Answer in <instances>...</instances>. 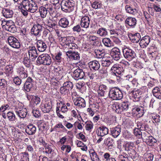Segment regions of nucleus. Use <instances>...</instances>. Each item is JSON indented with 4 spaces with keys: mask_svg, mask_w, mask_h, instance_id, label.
I'll list each match as a JSON object with an SVG mask.
<instances>
[{
    "mask_svg": "<svg viewBox=\"0 0 161 161\" xmlns=\"http://www.w3.org/2000/svg\"><path fill=\"white\" fill-rule=\"evenodd\" d=\"M101 6V3L97 1L94 2L91 4L92 8L95 9L100 8Z\"/></svg>",
    "mask_w": 161,
    "mask_h": 161,
    "instance_id": "obj_58",
    "label": "nucleus"
},
{
    "mask_svg": "<svg viewBox=\"0 0 161 161\" xmlns=\"http://www.w3.org/2000/svg\"><path fill=\"white\" fill-rule=\"evenodd\" d=\"M119 161H128V155L127 154H125V155H119Z\"/></svg>",
    "mask_w": 161,
    "mask_h": 161,
    "instance_id": "obj_63",
    "label": "nucleus"
},
{
    "mask_svg": "<svg viewBox=\"0 0 161 161\" xmlns=\"http://www.w3.org/2000/svg\"><path fill=\"white\" fill-rule=\"evenodd\" d=\"M112 108L117 113L120 114L122 112L125 111L122 103H115L112 105Z\"/></svg>",
    "mask_w": 161,
    "mask_h": 161,
    "instance_id": "obj_16",
    "label": "nucleus"
},
{
    "mask_svg": "<svg viewBox=\"0 0 161 161\" xmlns=\"http://www.w3.org/2000/svg\"><path fill=\"white\" fill-rule=\"evenodd\" d=\"M129 94L130 96H132V97H133L134 101H138L141 97V92L140 90L135 89L134 90L130 91L129 92Z\"/></svg>",
    "mask_w": 161,
    "mask_h": 161,
    "instance_id": "obj_13",
    "label": "nucleus"
},
{
    "mask_svg": "<svg viewBox=\"0 0 161 161\" xmlns=\"http://www.w3.org/2000/svg\"><path fill=\"white\" fill-rule=\"evenodd\" d=\"M104 144L106 145L114 144V140L111 137H108L104 140Z\"/></svg>",
    "mask_w": 161,
    "mask_h": 161,
    "instance_id": "obj_57",
    "label": "nucleus"
},
{
    "mask_svg": "<svg viewBox=\"0 0 161 161\" xmlns=\"http://www.w3.org/2000/svg\"><path fill=\"white\" fill-rule=\"evenodd\" d=\"M18 73L19 74L21 78L22 79L25 78L27 76V75L26 73V71L23 67L19 68Z\"/></svg>",
    "mask_w": 161,
    "mask_h": 161,
    "instance_id": "obj_46",
    "label": "nucleus"
},
{
    "mask_svg": "<svg viewBox=\"0 0 161 161\" xmlns=\"http://www.w3.org/2000/svg\"><path fill=\"white\" fill-rule=\"evenodd\" d=\"M16 114L20 118H24L26 116L27 114L26 110L25 108L22 109L19 111H16Z\"/></svg>",
    "mask_w": 161,
    "mask_h": 161,
    "instance_id": "obj_41",
    "label": "nucleus"
},
{
    "mask_svg": "<svg viewBox=\"0 0 161 161\" xmlns=\"http://www.w3.org/2000/svg\"><path fill=\"white\" fill-rule=\"evenodd\" d=\"M2 13L3 16L6 18H11L13 15V11L9 8H3Z\"/></svg>",
    "mask_w": 161,
    "mask_h": 161,
    "instance_id": "obj_29",
    "label": "nucleus"
},
{
    "mask_svg": "<svg viewBox=\"0 0 161 161\" xmlns=\"http://www.w3.org/2000/svg\"><path fill=\"white\" fill-rule=\"evenodd\" d=\"M93 124L92 122H87L86 123L85 128L86 130L91 131L93 128Z\"/></svg>",
    "mask_w": 161,
    "mask_h": 161,
    "instance_id": "obj_59",
    "label": "nucleus"
},
{
    "mask_svg": "<svg viewBox=\"0 0 161 161\" xmlns=\"http://www.w3.org/2000/svg\"><path fill=\"white\" fill-rule=\"evenodd\" d=\"M63 72V69L62 68L59 66L54 67V72L55 75L58 76L62 75Z\"/></svg>",
    "mask_w": 161,
    "mask_h": 161,
    "instance_id": "obj_42",
    "label": "nucleus"
},
{
    "mask_svg": "<svg viewBox=\"0 0 161 161\" xmlns=\"http://www.w3.org/2000/svg\"><path fill=\"white\" fill-rule=\"evenodd\" d=\"M125 9L126 12L131 14H132L134 15H136L137 13V10L135 8H133L130 6L127 5L125 6Z\"/></svg>",
    "mask_w": 161,
    "mask_h": 161,
    "instance_id": "obj_38",
    "label": "nucleus"
},
{
    "mask_svg": "<svg viewBox=\"0 0 161 161\" xmlns=\"http://www.w3.org/2000/svg\"><path fill=\"white\" fill-rule=\"evenodd\" d=\"M141 130L139 129L135 128L133 130V133L134 135L139 138H140L141 135L142 134V132L141 131Z\"/></svg>",
    "mask_w": 161,
    "mask_h": 161,
    "instance_id": "obj_61",
    "label": "nucleus"
},
{
    "mask_svg": "<svg viewBox=\"0 0 161 161\" xmlns=\"http://www.w3.org/2000/svg\"><path fill=\"white\" fill-rule=\"evenodd\" d=\"M97 34L100 36L104 37L107 35L108 32L106 28L102 27L97 31Z\"/></svg>",
    "mask_w": 161,
    "mask_h": 161,
    "instance_id": "obj_40",
    "label": "nucleus"
},
{
    "mask_svg": "<svg viewBox=\"0 0 161 161\" xmlns=\"http://www.w3.org/2000/svg\"><path fill=\"white\" fill-rule=\"evenodd\" d=\"M110 156V154L108 153H106L103 155V158L105 159V161H117L115 158Z\"/></svg>",
    "mask_w": 161,
    "mask_h": 161,
    "instance_id": "obj_49",
    "label": "nucleus"
},
{
    "mask_svg": "<svg viewBox=\"0 0 161 161\" xmlns=\"http://www.w3.org/2000/svg\"><path fill=\"white\" fill-rule=\"evenodd\" d=\"M53 6L54 5L53 4H47L45 5L47 12H48L51 15H53V13H54L55 8Z\"/></svg>",
    "mask_w": 161,
    "mask_h": 161,
    "instance_id": "obj_47",
    "label": "nucleus"
},
{
    "mask_svg": "<svg viewBox=\"0 0 161 161\" xmlns=\"http://www.w3.org/2000/svg\"><path fill=\"white\" fill-rule=\"evenodd\" d=\"M19 4V7L31 13L35 12L38 9L36 4L33 0H23Z\"/></svg>",
    "mask_w": 161,
    "mask_h": 161,
    "instance_id": "obj_1",
    "label": "nucleus"
},
{
    "mask_svg": "<svg viewBox=\"0 0 161 161\" xmlns=\"http://www.w3.org/2000/svg\"><path fill=\"white\" fill-rule=\"evenodd\" d=\"M38 50L41 52H44L46 49L47 46L45 42L41 40H38L36 42Z\"/></svg>",
    "mask_w": 161,
    "mask_h": 161,
    "instance_id": "obj_28",
    "label": "nucleus"
},
{
    "mask_svg": "<svg viewBox=\"0 0 161 161\" xmlns=\"http://www.w3.org/2000/svg\"><path fill=\"white\" fill-rule=\"evenodd\" d=\"M52 108V104L51 102L46 103L42 108V111L45 113H48Z\"/></svg>",
    "mask_w": 161,
    "mask_h": 161,
    "instance_id": "obj_39",
    "label": "nucleus"
},
{
    "mask_svg": "<svg viewBox=\"0 0 161 161\" xmlns=\"http://www.w3.org/2000/svg\"><path fill=\"white\" fill-rule=\"evenodd\" d=\"M69 24L68 20L65 17L61 18L58 22L59 26L62 27L67 28Z\"/></svg>",
    "mask_w": 161,
    "mask_h": 161,
    "instance_id": "obj_30",
    "label": "nucleus"
},
{
    "mask_svg": "<svg viewBox=\"0 0 161 161\" xmlns=\"http://www.w3.org/2000/svg\"><path fill=\"white\" fill-rule=\"evenodd\" d=\"M62 53H58L55 57V60L56 61L60 62L62 61V58L61 56Z\"/></svg>",
    "mask_w": 161,
    "mask_h": 161,
    "instance_id": "obj_64",
    "label": "nucleus"
},
{
    "mask_svg": "<svg viewBox=\"0 0 161 161\" xmlns=\"http://www.w3.org/2000/svg\"><path fill=\"white\" fill-rule=\"evenodd\" d=\"M137 125L138 128V129H139L141 130L145 131L147 130L146 125L145 124H144L142 122H138Z\"/></svg>",
    "mask_w": 161,
    "mask_h": 161,
    "instance_id": "obj_56",
    "label": "nucleus"
},
{
    "mask_svg": "<svg viewBox=\"0 0 161 161\" xmlns=\"http://www.w3.org/2000/svg\"><path fill=\"white\" fill-rule=\"evenodd\" d=\"M9 45L13 48L18 49L20 47V44L19 41L13 36H9L8 39Z\"/></svg>",
    "mask_w": 161,
    "mask_h": 161,
    "instance_id": "obj_8",
    "label": "nucleus"
},
{
    "mask_svg": "<svg viewBox=\"0 0 161 161\" xmlns=\"http://www.w3.org/2000/svg\"><path fill=\"white\" fill-rule=\"evenodd\" d=\"M129 38L133 42L137 43L140 40L141 36L140 33H136L134 34L130 35Z\"/></svg>",
    "mask_w": 161,
    "mask_h": 161,
    "instance_id": "obj_27",
    "label": "nucleus"
},
{
    "mask_svg": "<svg viewBox=\"0 0 161 161\" xmlns=\"http://www.w3.org/2000/svg\"><path fill=\"white\" fill-rule=\"evenodd\" d=\"M89 39L91 44L93 46H99L101 44L100 39L95 36H90Z\"/></svg>",
    "mask_w": 161,
    "mask_h": 161,
    "instance_id": "obj_18",
    "label": "nucleus"
},
{
    "mask_svg": "<svg viewBox=\"0 0 161 161\" xmlns=\"http://www.w3.org/2000/svg\"><path fill=\"white\" fill-rule=\"evenodd\" d=\"M134 147V144L133 142H127L125 145V150L126 151L132 149Z\"/></svg>",
    "mask_w": 161,
    "mask_h": 161,
    "instance_id": "obj_54",
    "label": "nucleus"
},
{
    "mask_svg": "<svg viewBox=\"0 0 161 161\" xmlns=\"http://www.w3.org/2000/svg\"><path fill=\"white\" fill-rule=\"evenodd\" d=\"M102 42L104 45L107 47H110L113 46L112 41L108 38H104L102 40Z\"/></svg>",
    "mask_w": 161,
    "mask_h": 161,
    "instance_id": "obj_43",
    "label": "nucleus"
},
{
    "mask_svg": "<svg viewBox=\"0 0 161 161\" xmlns=\"http://www.w3.org/2000/svg\"><path fill=\"white\" fill-rule=\"evenodd\" d=\"M90 20L89 18L87 16L82 17L81 19L80 25L81 27L87 28L89 27Z\"/></svg>",
    "mask_w": 161,
    "mask_h": 161,
    "instance_id": "obj_19",
    "label": "nucleus"
},
{
    "mask_svg": "<svg viewBox=\"0 0 161 161\" xmlns=\"http://www.w3.org/2000/svg\"><path fill=\"white\" fill-rule=\"evenodd\" d=\"M43 29L44 28L42 26V24L36 23L32 28L31 33L35 36H39L41 35V32L43 30Z\"/></svg>",
    "mask_w": 161,
    "mask_h": 161,
    "instance_id": "obj_6",
    "label": "nucleus"
},
{
    "mask_svg": "<svg viewBox=\"0 0 161 161\" xmlns=\"http://www.w3.org/2000/svg\"><path fill=\"white\" fill-rule=\"evenodd\" d=\"M60 93L62 94L68 95L70 94V92L65 88L63 85L62 86L60 87Z\"/></svg>",
    "mask_w": 161,
    "mask_h": 161,
    "instance_id": "obj_55",
    "label": "nucleus"
},
{
    "mask_svg": "<svg viewBox=\"0 0 161 161\" xmlns=\"http://www.w3.org/2000/svg\"><path fill=\"white\" fill-rule=\"evenodd\" d=\"M125 22L130 26H134L136 24V20L135 18L129 17L126 18Z\"/></svg>",
    "mask_w": 161,
    "mask_h": 161,
    "instance_id": "obj_33",
    "label": "nucleus"
},
{
    "mask_svg": "<svg viewBox=\"0 0 161 161\" xmlns=\"http://www.w3.org/2000/svg\"><path fill=\"white\" fill-rule=\"evenodd\" d=\"M26 132L29 135H32L35 133L36 131V126L33 124L28 125L25 129Z\"/></svg>",
    "mask_w": 161,
    "mask_h": 161,
    "instance_id": "obj_23",
    "label": "nucleus"
},
{
    "mask_svg": "<svg viewBox=\"0 0 161 161\" xmlns=\"http://www.w3.org/2000/svg\"><path fill=\"white\" fill-rule=\"evenodd\" d=\"M101 62V65L103 67H108L112 63L111 60L105 58H103Z\"/></svg>",
    "mask_w": 161,
    "mask_h": 161,
    "instance_id": "obj_45",
    "label": "nucleus"
},
{
    "mask_svg": "<svg viewBox=\"0 0 161 161\" xmlns=\"http://www.w3.org/2000/svg\"><path fill=\"white\" fill-rule=\"evenodd\" d=\"M43 152L46 154V156L51 158H52L54 154V151L49 146L45 147V151Z\"/></svg>",
    "mask_w": 161,
    "mask_h": 161,
    "instance_id": "obj_35",
    "label": "nucleus"
},
{
    "mask_svg": "<svg viewBox=\"0 0 161 161\" xmlns=\"http://www.w3.org/2000/svg\"><path fill=\"white\" fill-rule=\"evenodd\" d=\"M34 81L30 77H29L24 85V89L27 92H30L33 87Z\"/></svg>",
    "mask_w": 161,
    "mask_h": 161,
    "instance_id": "obj_14",
    "label": "nucleus"
},
{
    "mask_svg": "<svg viewBox=\"0 0 161 161\" xmlns=\"http://www.w3.org/2000/svg\"><path fill=\"white\" fill-rule=\"evenodd\" d=\"M75 105L80 108H84L86 106V102L84 99L81 97L77 98L74 100Z\"/></svg>",
    "mask_w": 161,
    "mask_h": 161,
    "instance_id": "obj_20",
    "label": "nucleus"
},
{
    "mask_svg": "<svg viewBox=\"0 0 161 161\" xmlns=\"http://www.w3.org/2000/svg\"><path fill=\"white\" fill-rule=\"evenodd\" d=\"M7 117L8 120L10 121H14L16 119L15 115L14 113L10 111L8 112L7 114Z\"/></svg>",
    "mask_w": 161,
    "mask_h": 161,
    "instance_id": "obj_48",
    "label": "nucleus"
},
{
    "mask_svg": "<svg viewBox=\"0 0 161 161\" xmlns=\"http://www.w3.org/2000/svg\"><path fill=\"white\" fill-rule=\"evenodd\" d=\"M133 113L138 115L139 117L142 116L144 113V108L142 107H136L133 108L132 110Z\"/></svg>",
    "mask_w": 161,
    "mask_h": 161,
    "instance_id": "obj_25",
    "label": "nucleus"
},
{
    "mask_svg": "<svg viewBox=\"0 0 161 161\" xmlns=\"http://www.w3.org/2000/svg\"><path fill=\"white\" fill-rule=\"evenodd\" d=\"M112 136L114 138L117 137L120 134L121 132V128L119 126H117L112 128L110 129Z\"/></svg>",
    "mask_w": 161,
    "mask_h": 161,
    "instance_id": "obj_24",
    "label": "nucleus"
},
{
    "mask_svg": "<svg viewBox=\"0 0 161 161\" xmlns=\"http://www.w3.org/2000/svg\"><path fill=\"white\" fill-rule=\"evenodd\" d=\"M23 63L27 67H29L31 64L30 63V61L28 57H27V55L26 54L24 55Z\"/></svg>",
    "mask_w": 161,
    "mask_h": 161,
    "instance_id": "obj_52",
    "label": "nucleus"
},
{
    "mask_svg": "<svg viewBox=\"0 0 161 161\" xmlns=\"http://www.w3.org/2000/svg\"><path fill=\"white\" fill-rule=\"evenodd\" d=\"M28 55L29 58L34 60L37 57L38 54L36 47L34 46H30L28 47Z\"/></svg>",
    "mask_w": 161,
    "mask_h": 161,
    "instance_id": "obj_10",
    "label": "nucleus"
},
{
    "mask_svg": "<svg viewBox=\"0 0 161 161\" xmlns=\"http://www.w3.org/2000/svg\"><path fill=\"white\" fill-rule=\"evenodd\" d=\"M63 85L69 92L71 90L73 86V85L72 82L69 81H66L64 82L63 84Z\"/></svg>",
    "mask_w": 161,
    "mask_h": 161,
    "instance_id": "obj_51",
    "label": "nucleus"
},
{
    "mask_svg": "<svg viewBox=\"0 0 161 161\" xmlns=\"http://www.w3.org/2000/svg\"><path fill=\"white\" fill-rule=\"evenodd\" d=\"M27 98L29 100H33L36 105L40 104L41 102L40 98L38 96L29 94L27 95Z\"/></svg>",
    "mask_w": 161,
    "mask_h": 161,
    "instance_id": "obj_31",
    "label": "nucleus"
},
{
    "mask_svg": "<svg viewBox=\"0 0 161 161\" xmlns=\"http://www.w3.org/2000/svg\"><path fill=\"white\" fill-rule=\"evenodd\" d=\"M72 76L76 80H79L83 78L85 79L84 72L82 69L78 68L74 71Z\"/></svg>",
    "mask_w": 161,
    "mask_h": 161,
    "instance_id": "obj_9",
    "label": "nucleus"
},
{
    "mask_svg": "<svg viewBox=\"0 0 161 161\" xmlns=\"http://www.w3.org/2000/svg\"><path fill=\"white\" fill-rule=\"evenodd\" d=\"M61 8L65 12H70L74 9V3L69 0H63L61 2Z\"/></svg>",
    "mask_w": 161,
    "mask_h": 161,
    "instance_id": "obj_2",
    "label": "nucleus"
},
{
    "mask_svg": "<svg viewBox=\"0 0 161 161\" xmlns=\"http://www.w3.org/2000/svg\"><path fill=\"white\" fill-rule=\"evenodd\" d=\"M63 43L62 48L65 50V52H66L68 49H75L77 48V45L75 43H66V44Z\"/></svg>",
    "mask_w": 161,
    "mask_h": 161,
    "instance_id": "obj_22",
    "label": "nucleus"
},
{
    "mask_svg": "<svg viewBox=\"0 0 161 161\" xmlns=\"http://www.w3.org/2000/svg\"><path fill=\"white\" fill-rule=\"evenodd\" d=\"M109 97L114 100H119L123 97V94L119 89L116 87L111 88L109 92Z\"/></svg>",
    "mask_w": 161,
    "mask_h": 161,
    "instance_id": "obj_3",
    "label": "nucleus"
},
{
    "mask_svg": "<svg viewBox=\"0 0 161 161\" xmlns=\"http://www.w3.org/2000/svg\"><path fill=\"white\" fill-rule=\"evenodd\" d=\"M110 54L114 60H119L121 56L120 51L117 47H114L111 50Z\"/></svg>",
    "mask_w": 161,
    "mask_h": 161,
    "instance_id": "obj_11",
    "label": "nucleus"
},
{
    "mask_svg": "<svg viewBox=\"0 0 161 161\" xmlns=\"http://www.w3.org/2000/svg\"><path fill=\"white\" fill-rule=\"evenodd\" d=\"M121 68L119 67V66L116 64H114L111 68V70L112 71H114V72H114L113 74L114 75H116V74H121V72L120 71L119 73L118 71L120 69H121Z\"/></svg>",
    "mask_w": 161,
    "mask_h": 161,
    "instance_id": "obj_53",
    "label": "nucleus"
},
{
    "mask_svg": "<svg viewBox=\"0 0 161 161\" xmlns=\"http://www.w3.org/2000/svg\"><path fill=\"white\" fill-rule=\"evenodd\" d=\"M122 52L125 58L129 61H131L136 56L135 52L128 48L126 47L123 49Z\"/></svg>",
    "mask_w": 161,
    "mask_h": 161,
    "instance_id": "obj_5",
    "label": "nucleus"
},
{
    "mask_svg": "<svg viewBox=\"0 0 161 161\" xmlns=\"http://www.w3.org/2000/svg\"><path fill=\"white\" fill-rule=\"evenodd\" d=\"M39 11L42 17L44 18L46 16L48 12L46 7H41L40 8Z\"/></svg>",
    "mask_w": 161,
    "mask_h": 161,
    "instance_id": "obj_50",
    "label": "nucleus"
},
{
    "mask_svg": "<svg viewBox=\"0 0 161 161\" xmlns=\"http://www.w3.org/2000/svg\"><path fill=\"white\" fill-rule=\"evenodd\" d=\"M52 63L51 57L47 54H43L39 56L36 60L37 64L50 65Z\"/></svg>",
    "mask_w": 161,
    "mask_h": 161,
    "instance_id": "obj_4",
    "label": "nucleus"
},
{
    "mask_svg": "<svg viewBox=\"0 0 161 161\" xmlns=\"http://www.w3.org/2000/svg\"><path fill=\"white\" fill-rule=\"evenodd\" d=\"M108 133V129L105 127L102 126L99 127L98 129L97 135L98 136H103Z\"/></svg>",
    "mask_w": 161,
    "mask_h": 161,
    "instance_id": "obj_21",
    "label": "nucleus"
},
{
    "mask_svg": "<svg viewBox=\"0 0 161 161\" xmlns=\"http://www.w3.org/2000/svg\"><path fill=\"white\" fill-rule=\"evenodd\" d=\"M66 55L72 60H79L80 59L79 54L78 52L68 51L66 52Z\"/></svg>",
    "mask_w": 161,
    "mask_h": 161,
    "instance_id": "obj_12",
    "label": "nucleus"
},
{
    "mask_svg": "<svg viewBox=\"0 0 161 161\" xmlns=\"http://www.w3.org/2000/svg\"><path fill=\"white\" fill-rule=\"evenodd\" d=\"M150 39V37L148 36H146L142 37L139 43L141 47L143 48L146 47L149 44Z\"/></svg>",
    "mask_w": 161,
    "mask_h": 161,
    "instance_id": "obj_15",
    "label": "nucleus"
},
{
    "mask_svg": "<svg viewBox=\"0 0 161 161\" xmlns=\"http://www.w3.org/2000/svg\"><path fill=\"white\" fill-rule=\"evenodd\" d=\"M150 136L149 133L147 131H145L142 132L140 138L142 139L143 141L145 142Z\"/></svg>",
    "mask_w": 161,
    "mask_h": 161,
    "instance_id": "obj_60",
    "label": "nucleus"
},
{
    "mask_svg": "<svg viewBox=\"0 0 161 161\" xmlns=\"http://www.w3.org/2000/svg\"><path fill=\"white\" fill-rule=\"evenodd\" d=\"M75 40V37L73 36H69L67 37H62L59 38L60 41H64V44H66V43H74V42Z\"/></svg>",
    "mask_w": 161,
    "mask_h": 161,
    "instance_id": "obj_32",
    "label": "nucleus"
},
{
    "mask_svg": "<svg viewBox=\"0 0 161 161\" xmlns=\"http://www.w3.org/2000/svg\"><path fill=\"white\" fill-rule=\"evenodd\" d=\"M62 104V106L60 109L59 107H57L56 108V111L57 115L59 117L63 119L64 118L63 114L69 110V108H68L67 107H66L65 104L64 103L61 102L60 103Z\"/></svg>",
    "mask_w": 161,
    "mask_h": 161,
    "instance_id": "obj_7",
    "label": "nucleus"
},
{
    "mask_svg": "<svg viewBox=\"0 0 161 161\" xmlns=\"http://www.w3.org/2000/svg\"><path fill=\"white\" fill-rule=\"evenodd\" d=\"M107 90V86H106L101 84L99 86L98 90H97V92L99 96L104 97L105 93Z\"/></svg>",
    "mask_w": 161,
    "mask_h": 161,
    "instance_id": "obj_34",
    "label": "nucleus"
},
{
    "mask_svg": "<svg viewBox=\"0 0 161 161\" xmlns=\"http://www.w3.org/2000/svg\"><path fill=\"white\" fill-rule=\"evenodd\" d=\"M88 64L91 70L92 69L95 70H98L100 66L99 62L96 60L90 62L88 63Z\"/></svg>",
    "mask_w": 161,
    "mask_h": 161,
    "instance_id": "obj_26",
    "label": "nucleus"
},
{
    "mask_svg": "<svg viewBox=\"0 0 161 161\" xmlns=\"http://www.w3.org/2000/svg\"><path fill=\"white\" fill-rule=\"evenodd\" d=\"M5 30L14 33L16 31V29L13 22L11 20L5 29Z\"/></svg>",
    "mask_w": 161,
    "mask_h": 161,
    "instance_id": "obj_36",
    "label": "nucleus"
},
{
    "mask_svg": "<svg viewBox=\"0 0 161 161\" xmlns=\"http://www.w3.org/2000/svg\"><path fill=\"white\" fill-rule=\"evenodd\" d=\"M90 156L92 161H101L98 155L94 150H91L90 151Z\"/></svg>",
    "mask_w": 161,
    "mask_h": 161,
    "instance_id": "obj_37",
    "label": "nucleus"
},
{
    "mask_svg": "<svg viewBox=\"0 0 161 161\" xmlns=\"http://www.w3.org/2000/svg\"><path fill=\"white\" fill-rule=\"evenodd\" d=\"M89 107L94 112H96L98 111L99 109V106L97 104H91L90 105Z\"/></svg>",
    "mask_w": 161,
    "mask_h": 161,
    "instance_id": "obj_62",
    "label": "nucleus"
},
{
    "mask_svg": "<svg viewBox=\"0 0 161 161\" xmlns=\"http://www.w3.org/2000/svg\"><path fill=\"white\" fill-rule=\"evenodd\" d=\"M157 142L156 140L152 136H150L145 142L150 146H153Z\"/></svg>",
    "mask_w": 161,
    "mask_h": 161,
    "instance_id": "obj_44",
    "label": "nucleus"
},
{
    "mask_svg": "<svg viewBox=\"0 0 161 161\" xmlns=\"http://www.w3.org/2000/svg\"><path fill=\"white\" fill-rule=\"evenodd\" d=\"M112 108L117 113L120 114L122 112L125 111L122 103H115L112 105Z\"/></svg>",
    "mask_w": 161,
    "mask_h": 161,
    "instance_id": "obj_17",
    "label": "nucleus"
}]
</instances>
